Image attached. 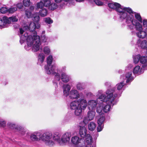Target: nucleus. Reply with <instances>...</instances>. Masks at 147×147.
Instances as JSON below:
<instances>
[{
  "mask_svg": "<svg viewBox=\"0 0 147 147\" xmlns=\"http://www.w3.org/2000/svg\"><path fill=\"white\" fill-rule=\"evenodd\" d=\"M40 27V25L39 23L35 24L32 22L29 26L24 25L20 29V42L22 44L25 40H26L27 45L25 47L26 50H29L32 46V50L34 52H36L40 49L41 45L40 37L37 35L35 30V28L38 29Z\"/></svg>",
  "mask_w": 147,
  "mask_h": 147,
  "instance_id": "1",
  "label": "nucleus"
},
{
  "mask_svg": "<svg viewBox=\"0 0 147 147\" xmlns=\"http://www.w3.org/2000/svg\"><path fill=\"white\" fill-rule=\"evenodd\" d=\"M115 90H107L106 92L107 95L102 93V100L99 103L103 104V111L105 113H107L111 109V106H113L116 104L117 101L115 100L116 97L119 96V94L115 93Z\"/></svg>",
  "mask_w": 147,
  "mask_h": 147,
  "instance_id": "2",
  "label": "nucleus"
},
{
  "mask_svg": "<svg viewBox=\"0 0 147 147\" xmlns=\"http://www.w3.org/2000/svg\"><path fill=\"white\" fill-rule=\"evenodd\" d=\"M117 14L119 16L120 20L122 21H125L127 24L129 28L131 30L133 29V27L129 24L131 23L134 17V11L131 8L129 7H126L120 5L117 7L116 11Z\"/></svg>",
  "mask_w": 147,
  "mask_h": 147,
  "instance_id": "3",
  "label": "nucleus"
},
{
  "mask_svg": "<svg viewBox=\"0 0 147 147\" xmlns=\"http://www.w3.org/2000/svg\"><path fill=\"white\" fill-rule=\"evenodd\" d=\"M87 105L86 99L84 98H80L71 102L70 104V108L71 109L75 110V115L79 116L81 114L82 110H84L86 109Z\"/></svg>",
  "mask_w": 147,
  "mask_h": 147,
  "instance_id": "4",
  "label": "nucleus"
},
{
  "mask_svg": "<svg viewBox=\"0 0 147 147\" xmlns=\"http://www.w3.org/2000/svg\"><path fill=\"white\" fill-rule=\"evenodd\" d=\"M142 25L134 18L131 24L134 26L135 28L137 31L136 34L140 38H143L146 36L147 33V20L144 19L142 20Z\"/></svg>",
  "mask_w": 147,
  "mask_h": 147,
  "instance_id": "5",
  "label": "nucleus"
},
{
  "mask_svg": "<svg viewBox=\"0 0 147 147\" xmlns=\"http://www.w3.org/2000/svg\"><path fill=\"white\" fill-rule=\"evenodd\" d=\"M53 60L52 55H49L47 58V65L45 66V68L46 72L49 74H52L55 76V79L57 80L60 79V74L56 72L57 71L58 67L56 64L51 65Z\"/></svg>",
  "mask_w": 147,
  "mask_h": 147,
  "instance_id": "6",
  "label": "nucleus"
},
{
  "mask_svg": "<svg viewBox=\"0 0 147 147\" xmlns=\"http://www.w3.org/2000/svg\"><path fill=\"white\" fill-rule=\"evenodd\" d=\"M40 138V140L44 142L45 144L50 146H53L55 142L53 140V135L52 134L49 132H46L42 134Z\"/></svg>",
  "mask_w": 147,
  "mask_h": 147,
  "instance_id": "7",
  "label": "nucleus"
},
{
  "mask_svg": "<svg viewBox=\"0 0 147 147\" xmlns=\"http://www.w3.org/2000/svg\"><path fill=\"white\" fill-rule=\"evenodd\" d=\"M102 93L103 91L102 90H99L97 93L96 96L97 98V102L98 106L96 108V112L99 113H102V111H103V104H100L99 103L102 100V98L104 97V96H102Z\"/></svg>",
  "mask_w": 147,
  "mask_h": 147,
  "instance_id": "8",
  "label": "nucleus"
},
{
  "mask_svg": "<svg viewBox=\"0 0 147 147\" xmlns=\"http://www.w3.org/2000/svg\"><path fill=\"white\" fill-rule=\"evenodd\" d=\"M55 76L54 79L55 81L53 82L54 85L55 86V87H57V84L58 81H59L61 79L59 80H57L55 79ZM60 79L62 81L65 83H67L68 82L70 79V76L68 75H67V74L65 72H62L61 74V77H60Z\"/></svg>",
  "mask_w": 147,
  "mask_h": 147,
  "instance_id": "9",
  "label": "nucleus"
},
{
  "mask_svg": "<svg viewBox=\"0 0 147 147\" xmlns=\"http://www.w3.org/2000/svg\"><path fill=\"white\" fill-rule=\"evenodd\" d=\"M95 113V111L89 110L87 116L84 118L83 125H85L89 121L92 120L94 117Z\"/></svg>",
  "mask_w": 147,
  "mask_h": 147,
  "instance_id": "10",
  "label": "nucleus"
},
{
  "mask_svg": "<svg viewBox=\"0 0 147 147\" xmlns=\"http://www.w3.org/2000/svg\"><path fill=\"white\" fill-rule=\"evenodd\" d=\"M71 136V134L70 132H66L63 134L61 138L60 145H61L64 144L69 143Z\"/></svg>",
  "mask_w": 147,
  "mask_h": 147,
  "instance_id": "11",
  "label": "nucleus"
},
{
  "mask_svg": "<svg viewBox=\"0 0 147 147\" xmlns=\"http://www.w3.org/2000/svg\"><path fill=\"white\" fill-rule=\"evenodd\" d=\"M82 139L81 138L77 136L72 137L71 139L72 143L74 144L75 147H83L81 143Z\"/></svg>",
  "mask_w": 147,
  "mask_h": 147,
  "instance_id": "12",
  "label": "nucleus"
},
{
  "mask_svg": "<svg viewBox=\"0 0 147 147\" xmlns=\"http://www.w3.org/2000/svg\"><path fill=\"white\" fill-rule=\"evenodd\" d=\"M132 73L131 71L126 72L125 76H121L120 78L121 80H126V83L130 82L134 80V78L132 76Z\"/></svg>",
  "mask_w": 147,
  "mask_h": 147,
  "instance_id": "13",
  "label": "nucleus"
},
{
  "mask_svg": "<svg viewBox=\"0 0 147 147\" xmlns=\"http://www.w3.org/2000/svg\"><path fill=\"white\" fill-rule=\"evenodd\" d=\"M125 84V83L124 82V80L122 82H120L118 83L116 85V87L117 88V90H116L115 88H113L111 89H109L108 90H114L115 92V93L117 94H119V96H117L116 97H119L120 96L121 94L122 93V91H121L122 90V88L124 86V85Z\"/></svg>",
  "mask_w": 147,
  "mask_h": 147,
  "instance_id": "14",
  "label": "nucleus"
},
{
  "mask_svg": "<svg viewBox=\"0 0 147 147\" xmlns=\"http://www.w3.org/2000/svg\"><path fill=\"white\" fill-rule=\"evenodd\" d=\"M136 45L142 49L147 48V41L146 40H142L138 39Z\"/></svg>",
  "mask_w": 147,
  "mask_h": 147,
  "instance_id": "15",
  "label": "nucleus"
},
{
  "mask_svg": "<svg viewBox=\"0 0 147 147\" xmlns=\"http://www.w3.org/2000/svg\"><path fill=\"white\" fill-rule=\"evenodd\" d=\"M79 92L75 89H72L69 92V97L71 99H78L80 98Z\"/></svg>",
  "mask_w": 147,
  "mask_h": 147,
  "instance_id": "16",
  "label": "nucleus"
},
{
  "mask_svg": "<svg viewBox=\"0 0 147 147\" xmlns=\"http://www.w3.org/2000/svg\"><path fill=\"white\" fill-rule=\"evenodd\" d=\"M147 69L145 68L142 67H141L139 65L136 66L134 68L133 73L134 74H136L138 75L142 74L144 71V70Z\"/></svg>",
  "mask_w": 147,
  "mask_h": 147,
  "instance_id": "17",
  "label": "nucleus"
},
{
  "mask_svg": "<svg viewBox=\"0 0 147 147\" xmlns=\"http://www.w3.org/2000/svg\"><path fill=\"white\" fill-rule=\"evenodd\" d=\"M41 136V133L37 131L35 132L30 135V138L33 141H38L40 140V138Z\"/></svg>",
  "mask_w": 147,
  "mask_h": 147,
  "instance_id": "18",
  "label": "nucleus"
},
{
  "mask_svg": "<svg viewBox=\"0 0 147 147\" xmlns=\"http://www.w3.org/2000/svg\"><path fill=\"white\" fill-rule=\"evenodd\" d=\"M97 104V100L96 101L94 100L89 101L88 103V107L89 110L95 111Z\"/></svg>",
  "mask_w": 147,
  "mask_h": 147,
  "instance_id": "19",
  "label": "nucleus"
},
{
  "mask_svg": "<svg viewBox=\"0 0 147 147\" xmlns=\"http://www.w3.org/2000/svg\"><path fill=\"white\" fill-rule=\"evenodd\" d=\"M140 62L142 64V67L147 69V56H141L140 59Z\"/></svg>",
  "mask_w": 147,
  "mask_h": 147,
  "instance_id": "20",
  "label": "nucleus"
},
{
  "mask_svg": "<svg viewBox=\"0 0 147 147\" xmlns=\"http://www.w3.org/2000/svg\"><path fill=\"white\" fill-rule=\"evenodd\" d=\"M61 134L58 132L54 133L53 136V140L56 141L59 144L61 143Z\"/></svg>",
  "mask_w": 147,
  "mask_h": 147,
  "instance_id": "21",
  "label": "nucleus"
},
{
  "mask_svg": "<svg viewBox=\"0 0 147 147\" xmlns=\"http://www.w3.org/2000/svg\"><path fill=\"white\" fill-rule=\"evenodd\" d=\"M83 125V126L80 127L79 133L81 137L84 138L87 134H86L87 130L86 128L84 126V125Z\"/></svg>",
  "mask_w": 147,
  "mask_h": 147,
  "instance_id": "22",
  "label": "nucleus"
},
{
  "mask_svg": "<svg viewBox=\"0 0 147 147\" xmlns=\"http://www.w3.org/2000/svg\"><path fill=\"white\" fill-rule=\"evenodd\" d=\"M58 7L57 5L54 2H49L45 5V7L48 8L49 10H54L56 9Z\"/></svg>",
  "mask_w": 147,
  "mask_h": 147,
  "instance_id": "23",
  "label": "nucleus"
},
{
  "mask_svg": "<svg viewBox=\"0 0 147 147\" xmlns=\"http://www.w3.org/2000/svg\"><path fill=\"white\" fill-rule=\"evenodd\" d=\"M108 5L109 8L116 11L117 7L120 5V4L117 3L112 2L108 3Z\"/></svg>",
  "mask_w": 147,
  "mask_h": 147,
  "instance_id": "24",
  "label": "nucleus"
},
{
  "mask_svg": "<svg viewBox=\"0 0 147 147\" xmlns=\"http://www.w3.org/2000/svg\"><path fill=\"white\" fill-rule=\"evenodd\" d=\"M38 14L41 17H45L48 14V10L45 8L41 9L39 11Z\"/></svg>",
  "mask_w": 147,
  "mask_h": 147,
  "instance_id": "25",
  "label": "nucleus"
},
{
  "mask_svg": "<svg viewBox=\"0 0 147 147\" xmlns=\"http://www.w3.org/2000/svg\"><path fill=\"white\" fill-rule=\"evenodd\" d=\"M85 137L86 144H92L93 138L90 134H87Z\"/></svg>",
  "mask_w": 147,
  "mask_h": 147,
  "instance_id": "26",
  "label": "nucleus"
},
{
  "mask_svg": "<svg viewBox=\"0 0 147 147\" xmlns=\"http://www.w3.org/2000/svg\"><path fill=\"white\" fill-rule=\"evenodd\" d=\"M45 58V56L44 54L40 53L38 56V63L41 65L43 62Z\"/></svg>",
  "mask_w": 147,
  "mask_h": 147,
  "instance_id": "27",
  "label": "nucleus"
},
{
  "mask_svg": "<svg viewBox=\"0 0 147 147\" xmlns=\"http://www.w3.org/2000/svg\"><path fill=\"white\" fill-rule=\"evenodd\" d=\"M76 87L78 90H82L85 88V87L84 83L79 82L77 83Z\"/></svg>",
  "mask_w": 147,
  "mask_h": 147,
  "instance_id": "28",
  "label": "nucleus"
},
{
  "mask_svg": "<svg viewBox=\"0 0 147 147\" xmlns=\"http://www.w3.org/2000/svg\"><path fill=\"white\" fill-rule=\"evenodd\" d=\"M96 123L93 122H91L88 124V127L89 130L91 131L94 130L96 127Z\"/></svg>",
  "mask_w": 147,
  "mask_h": 147,
  "instance_id": "29",
  "label": "nucleus"
},
{
  "mask_svg": "<svg viewBox=\"0 0 147 147\" xmlns=\"http://www.w3.org/2000/svg\"><path fill=\"white\" fill-rule=\"evenodd\" d=\"M134 15L136 20L138 22L142 23V19L140 14L134 11Z\"/></svg>",
  "mask_w": 147,
  "mask_h": 147,
  "instance_id": "30",
  "label": "nucleus"
},
{
  "mask_svg": "<svg viewBox=\"0 0 147 147\" xmlns=\"http://www.w3.org/2000/svg\"><path fill=\"white\" fill-rule=\"evenodd\" d=\"M36 6L37 9H41L44 8V7H45V5L44 3L41 1L36 4Z\"/></svg>",
  "mask_w": 147,
  "mask_h": 147,
  "instance_id": "31",
  "label": "nucleus"
},
{
  "mask_svg": "<svg viewBox=\"0 0 147 147\" xmlns=\"http://www.w3.org/2000/svg\"><path fill=\"white\" fill-rule=\"evenodd\" d=\"M140 54L134 56L133 57V62L134 63H138L139 61H140Z\"/></svg>",
  "mask_w": 147,
  "mask_h": 147,
  "instance_id": "32",
  "label": "nucleus"
},
{
  "mask_svg": "<svg viewBox=\"0 0 147 147\" xmlns=\"http://www.w3.org/2000/svg\"><path fill=\"white\" fill-rule=\"evenodd\" d=\"M105 120V117L102 116H101L98 120V124H104V122Z\"/></svg>",
  "mask_w": 147,
  "mask_h": 147,
  "instance_id": "33",
  "label": "nucleus"
},
{
  "mask_svg": "<svg viewBox=\"0 0 147 147\" xmlns=\"http://www.w3.org/2000/svg\"><path fill=\"white\" fill-rule=\"evenodd\" d=\"M8 127L11 129H17L18 127L15 124L12 123H9L7 124Z\"/></svg>",
  "mask_w": 147,
  "mask_h": 147,
  "instance_id": "34",
  "label": "nucleus"
},
{
  "mask_svg": "<svg viewBox=\"0 0 147 147\" xmlns=\"http://www.w3.org/2000/svg\"><path fill=\"white\" fill-rule=\"evenodd\" d=\"M32 17L33 18L32 20L36 22V24L38 23V22L40 19V17L37 15L36 13L33 15Z\"/></svg>",
  "mask_w": 147,
  "mask_h": 147,
  "instance_id": "35",
  "label": "nucleus"
},
{
  "mask_svg": "<svg viewBox=\"0 0 147 147\" xmlns=\"http://www.w3.org/2000/svg\"><path fill=\"white\" fill-rule=\"evenodd\" d=\"M25 14L26 16L28 18H32L33 15L32 14L31 11L29 9H26L25 11Z\"/></svg>",
  "mask_w": 147,
  "mask_h": 147,
  "instance_id": "36",
  "label": "nucleus"
},
{
  "mask_svg": "<svg viewBox=\"0 0 147 147\" xmlns=\"http://www.w3.org/2000/svg\"><path fill=\"white\" fill-rule=\"evenodd\" d=\"M43 51L45 54L48 55H49L51 52L50 48L48 46L45 47L44 48Z\"/></svg>",
  "mask_w": 147,
  "mask_h": 147,
  "instance_id": "37",
  "label": "nucleus"
},
{
  "mask_svg": "<svg viewBox=\"0 0 147 147\" xmlns=\"http://www.w3.org/2000/svg\"><path fill=\"white\" fill-rule=\"evenodd\" d=\"M3 20V22L5 24H10V21L9 18H8L6 17H3L2 18Z\"/></svg>",
  "mask_w": 147,
  "mask_h": 147,
  "instance_id": "38",
  "label": "nucleus"
},
{
  "mask_svg": "<svg viewBox=\"0 0 147 147\" xmlns=\"http://www.w3.org/2000/svg\"><path fill=\"white\" fill-rule=\"evenodd\" d=\"M44 20L46 23L48 24H51L53 22V20L49 17L45 18Z\"/></svg>",
  "mask_w": 147,
  "mask_h": 147,
  "instance_id": "39",
  "label": "nucleus"
},
{
  "mask_svg": "<svg viewBox=\"0 0 147 147\" xmlns=\"http://www.w3.org/2000/svg\"><path fill=\"white\" fill-rule=\"evenodd\" d=\"M23 3L25 6L28 7L30 5L31 2L30 0H23Z\"/></svg>",
  "mask_w": 147,
  "mask_h": 147,
  "instance_id": "40",
  "label": "nucleus"
},
{
  "mask_svg": "<svg viewBox=\"0 0 147 147\" xmlns=\"http://www.w3.org/2000/svg\"><path fill=\"white\" fill-rule=\"evenodd\" d=\"M17 10L16 7H11L8 9V13H13Z\"/></svg>",
  "mask_w": 147,
  "mask_h": 147,
  "instance_id": "41",
  "label": "nucleus"
},
{
  "mask_svg": "<svg viewBox=\"0 0 147 147\" xmlns=\"http://www.w3.org/2000/svg\"><path fill=\"white\" fill-rule=\"evenodd\" d=\"M8 9L6 7H3L0 9V12L3 13H8Z\"/></svg>",
  "mask_w": 147,
  "mask_h": 147,
  "instance_id": "42",
  "label": "nucleus"
},
{
  "mask_svg": "<svg viewBox=\"0 0 147 147\" xmlns=\"http://www.w3.org/2000/svg\"><path fill=\"white\" fill-rule=\"evenodd\" d=\"M5 125V121L0 118V127H4Z\"/></svg>",
  "mask_w": 147,
  "mask_h": 147,
  "instance_id": "43",
  "label": "nucleus"
},
{
  "mask_svg": "<svg viewBox=\"0 0 147 147\" xmlns=\"http://www.w3.org/2000/svg\"><path fill=\"white\" fill-rule=\"evenodd\" d=\"M5 125V121L0 118V127H4Z\"/></svg>",
  "mask_w": 147,
  "mask_h": 147,
  "instance_id": "44",
  "label": "nucleus"
},
{
  "mask_svg": "<svg viewBox=\"0 0 147 147\" xmlns=\"http://www.w3.org/2000/svg\"><path fill=\"white\" fill-rule=\"evenodd\" d=\"M98 127H97V131L98 132H100L102 130L104 124H98Z\"/></svg>",
  "mask_w": 147,
  "mask_h": 147,
  "instance_id": "45",
  "label": "nucleus"
},
{
  "mask_svg": "<svg viewBox=\"0 0 147 147\" xmlns=\"http://www.w3.org/2000/svg\"><path fill=\"white\" fill-rule=\"evenodd\" d=\"M71 88V86L68 84H66L64 85L63 89L70 91Z\"/></svg>",
  "mask_w": 147,
  "mask_h": 147,
  "instance_id": "46",
  "label": "nucleus"
},
{
  "mask_svg": "<svg viewBox=\"0 0 147 147\" xmlns=\"http://www.w3.org/2000/svg\"><path fill=\"white\" fill-rule=\"evenodd\" d=\"M17 130L19 131V132L22 135H24L25 133V129L23 128L19 127V129L18 128Z\"/></svg>",
  "mask_w": 147,
  "mask_h": 147,
  "instance_id": "47",
  "label": "nucleus"
},
{
  "mask_svg": "<svg viewBox=\"0 0 147 147\" xmlns=\"http://www.w3.org/2000/svg\"><path fill=\"white\" fill-rule=\"evenodd\" d=\"M41 40L43 42H47L48 39L47 37L45 35H41Z\"/></svg>",
  "mask_w": 147,
  "mask_h": 147,
  "instance_id": "48",
  "label": "nucleus"
},
{
  "mask_svg": "<svg viewBox=\"0 0 147 147\" xmlns=\"http://www.w3.org/2000/svg\"><path fill=\"white\" fill-rule=\"evenodd\" d=\"M66 67L65 66H63L62 67V69L60 70H59L58 71V70L57 69V71L56 72L57 73H58H58V72L61 74L62 72H64L66 70Z\"/></svg>",
  "mask_w": 147,
  "mask_h": 147,
  "instance_id": "49",
  "label": "nucleus"
},
{
  "mask_svg": "<svg viewBox=\"0 0 147 147\" xmlns=\"http://www.w3.org/2000/svg\"><path fill=\"white\" fill-rule=\"evenodd\" d=\"M9 19L10 21V23L11 22H17L18 20V18L16 16H13L9 17Z\"/></svg>",
  "mask_w": 147,
  "mask_h": 147,
  "instance_id": "50",
  "label": "nucleus"
},
{
  "mask_svg": "<svg viewBox=\"0 0 147 147\" xmlns=\"http://www.w3.org/2000/svg\"><path fill=\"white\" fill-rule=\"evenodd\" d=\"M69 92L70 91H68L65 90L63 89V95L66 96H69Z\"/></svg>",
  "mask_w": 147,
  "mask_h": 147,
  "instance_id": "51",
  "label": "nucleus"
},
{
  "mask_svg": "<svg viewBox=\"0 0 147 147\" xmlns=\"http://www.w3.org/2000/svg\"><path fill=\"white\" fill-rule=\"evenodd\" d=\"M132 67V65L131 64H129L126 67L125 70L127 71L130 70Z\"/></svg>",
  "mask_w": 147,
  "mask_h": 147,
  "instance_id": "52",
  "label": "nucleus"
},
{
  "mask_svg": "<svg viewBox=\"0 0 147 147\" xmlns=\"http://www.w3.org/2000/svg\"><path fill=\"white\" fill-rule=\"evenodd\" d=\"M23 7V5L22 3H18L16 7L19 9H21Z\"/></svg>",
  "mask_w": 147,
  "mask_h": 147,
  "instance_id": "53",
  "label": "nucleus"
},
{
  "mask_svg": "<svg viewBox=\"0 0 147 147\" xmlns=\"http://www.w3.org/2000/svg\"><path fill=\"white\" fill-rule=\"evenodd\" d=\"M4 25H5V24L3 22V20L2 18H0V26H3Z\"/></svg>",
  "mask_w": 147,
  "mask_h": 147,
  "instance_id": "54",
  "label": "nucleus"
},
{
  "mask_svg": "<svg viewBox=\"0 0 147 147\" xmlns=\"http://www.w3.org/2000/svg\"><path fill=\"white\" fill-rule=\"evenodd\" d=\"M41 1L45 3V5L48 3H49V2L51 1L50 0H41Z\"/></svg>",
  "mask_w": 147,
  "mask_h": 147,
  "instance_id": "55",
  "label": "nucleus"
},
{
  "mask_svg": "<svg viewBox=\"0 0 147 147\" xmlns=\"http://www.w3.org/2000/svg\"><path fill=\"white\" fill-rule=\"evenodd\" d=\"M34 9V7L33 6H30V8L28 9L30 11H31L33 10Z\"/></svg>",
  "mask_w": 147,
  "mask_h": 147,
  "instance_id": "56",
  "label": "nucleus"
},
{
  "mask_svg": "<svg viewBox=\"0 0 147 147\" xmlns=\"http://www.w3.org/2000/svg\"><path fill=\"white\" fill-rule=\"evenodd\" d=\"M85 147H93L92 144H86Z\"/></svg>",
  "mask_w": 147,
  "mask_h": 147,
  "instance_id": "57",
  "label": "nucleus"
},
{
  "mask_svg": "<svg viewBox=\"0 0 147 147\" xmlns=\"http://www.w3.org/2000/svg\"><path fill=\"white\" fill-rule=\"evenodd\" d=\"M57 3H59L61 2L62 0H54Z\"/></svg>",
  "mask_w": 147,
  "mask_h": 147,
  "instance_id": "58",
  "label": "nucleus"
},
{
  "mask_svg": "<svg viewBox=\"0 0 147 147\" xmlns=\"http://www.w3.org/2000/svg\"><path fill=\"white\" fill-rule=\"evenodd\" d=\"M84 0H76V1L78 2H81L83 1Z\"/></svg>",
  "mask_w": 147,
  "mask_h": 147,
  "instance_id": "59",
  "label": "nucleus"
},
{
  "mask_svg": "<svg viewBox=\"0 0 147 147\" xmlns=\"http://www.w3.org/2000/svg\"><path fill=\"white\" fill-rule=\"evenodd\" d=\"M45 31H43L42 32L41 35H45Z\"/></svg>",
  "mask_w": 147,
  "mask_h": 147,
  "instance_id": "60",
  "label": "nucleus"
},
{
  "mask_svg": "<svg viewBox=\"0 0 147 147\" xmlns=\"http://www.w3.org/2000/svg\"><path fill=\"white\" fill-rule=\"evenodd\" d=\"M87 96H88L89 95H91V93L90 92H88L87 94H86Z\"/></svg>",
  "mask_w": 147,
  "mask_h": 147,
  "instance_id": "61",
  "label": "nucleus"
},
{
  "mask_svg": "<svg viewBox=\"0 0 147 147\" xmlns=\"http://www.w3.org/2000/svg\"><path fill=\"white\" fill-rule=\"evenodd\" d=\"M64 1L67 2L69 1V0H63Z\"/></svg>",
  "mask_w": 147,
  "mask_h": 147,
  "instance_id": "62",
  "label": "nucleus"
},
{
  "mask_svg": "<svg viewBox=\"0 0 147 147\" xmlns=\"http://www.w3.org/2000/svg\"><path fill=\"white\" fill-rule=\"evenodd\" d=\"M146 55H147V50H146Z\"/></svg>",
  "mask_w": 147,
  "mask_h": 147,
  "instance_id": "63",
  "label": "nucleus"
},
{
  "mask_svg": "<svg viewBox=\"0 0 147 147\" xmlns=\"http://www.w3.org/2000/svg\"><path fill=\"white\" fill-rule=\"evenodd\" d=\"M107 83H105V84L106 85V84H107Z\"/></svg>",
  "mask_w": 147,
  "mask_h": 147,
  "instance_id": "64",
  "label": "nucleus"
}]
</instances>
